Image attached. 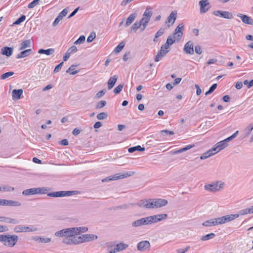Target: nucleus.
Instances as JSON below:
<instances>
[{
  "instance_id": "f257e3e1",
  "label": "nucleus",
  "mask_w": 253,
  "mask_h": 253,
  "mask_svg": "<svg viewBox=\"0 0 253 253\" xmlns=\"http://www.w3.org/2000/svg\"><path fill=\"white\" fill-rule=\"evenodd\" d=\"M168 201L163 199L150 198L139 201L136 205L147 209H158L165 206Z\"/></svg>"
},
{
  "instance_id": "f03ea898",
  "label": "nucleus",
  "mask_w": 253,
  "mask_h": 253,
  "mask_svg": "<svg viewBox=\"0 0 253 253\" xmlns=\"http://www.w3.org/2000/svg\"><path fill=\"white\" fill-rule=\"evenodd\" d=\"M18 240V237L16 235H1V242H2L5 246L13 247L17 243Z\"/></svg>"
},
{
  "instance_id": "7ed1b4c3",
  "label": "nucleus",
  "mask_w": 253,
  "mask_h": 253,
  "mask_svg": "<svg viewBox=\"0 0 253 253\" xmlns=\"http://www.w3.org/2000/svg\"><path fill=\"white\" fill-rule=\"evenodd\" d=\"M135 174L134 171H127L123 174L116 173L114 175L109 176L102 180L103 182H108L112 180H116L120 179H123L132 176Z\"/></svg>"
},
{
  "instance_id": "20e7f679",
  "label": "nucleus",
  "mask_w": 253,
  "mask_h": 253,
  "mask_svg": "<svg viewBox=\"0 0 253 253\" xmlns=\"http://www.w3.org/2000/svg\"><path fill=\"white\" fill-rule=\"evenodd\" d=\"M47 189L45 187H38L28 189L22 192V194L25 196L32 195L34 194H46Z\"/></svg>"
},
{
  "instance_id": "39448f33",
  "label": "nucleus",
  "mask_w": 253,
  "mask_h": 253,
  "mask_svg": "<svg viewBox=\"0 0 253 253\" xmlns=\"http://www.w3.org/2000/svg\"><path fill=\"white\" fill-rule=\"evenodd\" d=\"M77 236L76 233H70L67 238L63 239L62 242L68 245L80 244L81 242H80L79 236Z\"/></svg>"
},
{
  "instance_id": "423d86ee",
  "label": "nucleus",
  "mask_w": 253,
  "mask_h": 253,
  "mask_svg": "<svg viewBox=\"0 0 253 253\" xmlns=\"http://www.w3.org/2000/svg\"><path fill=\"white\" fill-rule=\"evenodd\" d=\"M239 217V214H228L225 216H223L220 217H217V223L218 225L224 224L225 223L231 221Z\"/></svg>"
},
{
  "instance_id": "0eeeda50",
  "label": "nucleus",
  "mask_w": 253,
  "mask_h": 253,
  "mask_svg": "<svg viewBox=\"0 0 253 253\" xmlns=\"http://www.w3.org/2000/svg\"><path fill=\"white\" fill-rule=\"evenodd\" d=\"M224 185L223 182H220L219 184L218 182H217L216 183L205 185L204 187L205 190L207 191L215 192L222 189Z\"/></svg>"
},
{
  "instance_id": "6e6552de",
  "label": "nucleus",
  "mask_w": 253,
  "mask_h": 253,
  "mask_svg": "<svg viewBox=\"0 0 253 253\" xmlns=\"http://www.w3.org/2000/svg\"><path fill=\"white\" fill-rule=\"evenodd\" d=\"M76 191H56L53 192L51 193H49L47 194V196L49 197H63L66 196H70L73 194H75Z\"/></svg>"
},
{
  "instance_id": "1a4fd4ad",
  "label": "nucleus",
  "mask_w": 253,
  "mask_h": 253,
  "mask_svg": "<svg viewBox=\"0 0 253 253\" xmlns=\"http://www.w3.org/2000/svg\"><path fill=\"white\" fill-rule=\"evenodd\" d=\"M37 230L36 227L25 226L22 225H17L14 228V231L16 233L34 232Z\"/></svg>"
},
{
  "instance_id": "9d476101",
  "label": "nucleus",
  "mask_w": 253,
  "mask_h": 253,
  "mask_svg": "<svg viewBox=\"0 0 253 253\" xmlns=\"http://www.w3.org/2000/svg\"><path fill=\"white\" fill-rule=\"evenodd\" d=\"M153 15L151 8L147 7L143 14V17L140 21L141 23L148 25L150 19Z\"/></svg>"
},
{
  "instance_id": "9b49d317",
  "label": "nucleus",
  "mask_w": 253,
  "mask_h": 253,
  "mask_svg": "<svg viewBox=\"0 0 253 253\" xmlns=\"http://www.w3.org/2000/svg\"><path fill=\"white\" fill-rule=\"evenodd\" d=\"M168 216L167 214H159L149 216L151 224H155L166 219Z\"/></svg>"
},
{
  "instance_id": "f8f14e48",
  "label": "nucleus",
  "mask_w": 253,
  "mask_h": 253,
  "mask_svg": "<svg viewBox=\"0 0 253 253\" xmlns=\"http://www.w3.org/2000/svg\"><path fill=\"white\" fill-rule=\"evenodd\" d=\"M150 243L148 241H142L138 243L137 249L139 251L145 252L150 250Z\"/></svg>"
},
{
  "instance_id": "ddd939ff",
  "label": "nucleus",
  "mask_w": 253,
  "mask_h": 253,
  "mask_svg": "<svg viewBox=\"0 0 253 253\" xmlns=\"http://www.w3.org/2000/svg\"><path fill=\"white\" fill-rule=\"evenodd\" d=\"M184 29V24L183 23L179 24L175 28L174 31V36L176 38V41L179 42L183 36L182 31Z\"/></svg>"
},
{
  "instance_id": "4468645a",
  "label": "nucleus",
  "mask_w": 253,
  "mask_h": 253,
  "mask_svg": "<svg viewBox=\"0 0 253 253\" xmlns=\"http://www.w3.org/2000/svg\"><path fill=\"white\" fill-rule=\"evenodd\" d=\"M81 244L84 242H87L95 240L97 239V236L93 234H83L79 236Z\"/></svg>"
},
{
  "instance_id": "2eb2a0df",
  "label": "nucleus",
  "mask_w": 253,
  "mask_h": 253,
  "mask_svg": "<svg viewBox=\"0 0 253 253\" xmlns=\"http://www.w3.org/2000/svg\"><path fill=\"white\" fill-rule=\"evenodd\" d=\"M70 233H73L71 228H67L56 232L54 235L56 237L66 238Z\"/></svg>"
},
{
  "instance_id": "dca6fc26",
  "label": "nucleus",
  "mask_w": 253,
  "mask_h": 253,
  "mask_svg": "<svg viewBox=\"0 0 253 253\" xmlns=\"http://www.w3.org/2000/svg\"><path fill=\"white\" fill-rule=\"evenodd\" d=\"M183 50L187 54L193 55L194 53V45L192 41L187 42L184 46Z\"/></svg>"
},
{
  "instance_id": "f3484780",
  "label": "nucleus",
  "mask_w": 253,
  "mask_h": 253,
  "mask_svg": "<svg viewBox=\"0 0 253 253\" xmlns=\"http://www.w3.org/2000/svg\"><path fill=\"white\" fill-rule=\"evenodd\" d=\"M213 14L216 16H219L226 19H230L233 18L232 14L230 12L226 11H214Z\"/></svg>"
},
{
  "instance_id": "a211bd4d",
  "label": "nucleus",
  "mask_w": 253,
  "mask_h": 253,
  "mask_svg": "<svg viewBox=\"0 0 253 253\" xmlns=\"http://www.w3.org/2000/svg\"><path fill=\"white\" fill-rule=\"evenodd\" d=\"M169 51L168 49L166 47H164V46H162L160 51L157 53V55L155 58V61H159L163 57H164L167 53Z\"/></svg>"
},
{
  "instance_id": "6ab92c4d",
  "label": "nucleus",
  "mask_w": 253,
  "mask_h": 253,
  "mask_svg": "<svg viewBox=\"0 0 253 253\" xmlns=\"http://www.w3.org/2000/svg\"><path fill=\"white\" fill-rule=\"evenodd\" d=\"M228 144L225 143L223 140H222L217 143L212 148V150H213L216 154L220 150L226 148Z\"/></svg>"
},
{
  "instance_id": "aec40b11",
  "label": "nucleus",
  "mask_w": 253,
  "mask_h": 253,
  "mask_svg": "<svg viewBox=\"0 0 253 253\" xmlns=\"http://www.w3.org/2000/svg\"><path fill=\"white\" fill-rule=\"evenodd\" d=\"M237 16L241 19L244 23L249 25H253V19L250 16L241 13L238 14Z\"/></svg>"
},
{
  "instance_id": "412c9836",
  "label": "nucleus",
  "mask_w": 253,
  "mask_h": 253,
  "mask_svg": "<svg viewBox=\"0 0 253 253\" xmlns=\"http://www.w3.org/2000/svg\"><path fill=\"white\" fill-rule=\"evenodd\" d=\"M127 247H128V245L123 243H121L118 244L116 245V247L112 251H111L109 252H110V253H115L123 251V250L126 249V248H127Z\"/></svg>"
},
{
  "instance_id": "4be33fe9",
  "label": "nucleus",
  "mask_w": 253,
  "mask_h": 253,
  "mask_svg": "<svg viewBox=\"0 0 253 253\" xmlns=\"http://www.w3.org/2000/svg\"><path fill=\"white\" fill-rule=\"evenodd\" d=\"M71 229L72 233H76L77 235L82 233H85L88 230L87 227L85 226L71 227Z\"/></svg>"
},
{
  "instance_id": "5701e85b",
  "label": "nucleus",
  "mask_w": 253,
  "mask_h": 253,
  "mask_svg": "<svg viewBox=\"0 0 253 253\" xmlns=\"http://www.w3.org/2000/svg\"><path fill=\"white\" fill-rule=\"evenodd\" d=\"M23 91L22 89H13L12 91V97L13 100H17L20 99Z\"/></svg>"
},
{
  "instance_id": "b1692460",
  "label": "nucleus",
  "mask_w": 253,
  "mask_h": 253,
  "mask_svg": "<svg viewBox=\"0 0 253 253\" xmlns=\"http://www.w3.org/2000/svg\"><path fill=\"white\" fill-rule=\"evenodd\" d=\"M2 222H5L8 224H17L19 223V221L15 218L3 216Z\"/></svg>"
},
{
  "instance_id": "393cba45",
  "label": "nucleus",
  "mask_w": 253,
  "mask_h": 253,
  "mask_svg": "<svg viewBox=\"0 0 253 253\" xmlns=\"http://www.w3.org/2000/svg\"><path fill=\"white\" fill-rule=\"evenodd\" d=\"M13 48L8 46H5L1 48V53L2 55H6L7 57L10 56L13 53Z\"/></svg>"
},
{
  "instance_id": "a878e982",
  "label": "nucleus",
  "mask_w": 253,
  "mask_h": 253,
  "mask_svg": "<svg viewBox=\"0 0 253 253\" xmlns=\"http://www.w3.org/2000/svg\"><path fill=\"white\" fill-rule=\"evenodd\" d=\"M202 225L206 227L218 225L217 218L207 220L202 223Z\"/></svg>"
},
{
  "instance_id": "bb28decb",
  "label": "nucleus",
  "mask_w": 253,
  "mask_h": 253,
  "mask_svg": "<svg viewBox=\"0 0 253 253\" xmlns=\"http://www.w3.org/2000/svg\"><path fill=\"white\" fill-rule=\"evenodd\" d=\"M118 78V76L114 75L113 77L110 78L108 81V89H111L116 84L117 79Z\"/></svg>"
},
{
  "instance_id": "cd10ccee",
  "label": "nucleus",
  "mask_w": 253,
  "mask_h": 253,
  "mask_svg": "<svg viewBox=\"0 0 253 253\" xmlns=\"http://www.w3.org/2000/svg\"><path fill=\"white\" fill-rule=\"evenodd\" d=\"M176 41V38L175 36H174L173 38L169 36L167 39L166 43L162 45L164 46V47H166L167 49H169L170 45H172Z\"/></svg>"
},
{
  "instance_id": "c85d7f7f",
  "label": "nucleus",
  "mask_w": 253,
  "mask_h": 253,
  "mask_svg": "<svg viewBox=\"0 0 253 253\" xmlns=\"http://www.w3.org/2000/svg\"><path fill=\"white\" fill-rule=\"evenodd\" d=\"M208 1V0H201L199 1L201 13H205L208 10V8H205V6L209 4Z\"/></svg>"
},
{
  "instance_id": "c756f323",
  "label": "nucleus",
  "mask_w": 253,
  "mask_h": 253,
  "mask_svg": "<svg viewBox=\"0 0 253 253\" xmlns=\"http://www.w3.org/2000/svg\"><path fill=\"white\" fill-rule=\"evenodd\" d=\"M31 49H28L22 51L17 55L16 58L20 59L27 57L31 54Z\"/></svg>"
},
{
  "instance_id": "7c9ffc66",
  "label": "nucleus",
  "mask_w": 253,
  "mask_h": 253,
  "mask_svg": "<svg viewBox=\"0 0 253 253\" xmlns=\"http://www.w3.org/2000/svg\"><path fill=\"white\" fill-rule=\"evenodd\" d=\"M21 205V203L18 201H13L6 200L5 206L10 207H20Z\"/></svg>"
},
{
  "instance_id": "2f4dec72",
  "label": "nucleus",
  "mask_w": 253,
  "mask_h": 253,
  "mask_svg": "<svg viewBox=\"0 0 253 253\" xmlns=\"http://www.w3.org/2000/svg\"><path fill=\"white\" fill-rule=\"evenodd\" d=\"M215 154V152L213 150H212V148L210 149L208 151L203 153L200 157V159L201 160H204L208 158L209 157Z\"/></svg>"
},
{
  "instance_id": "473e14b6",
  "label": "nucleus",
  "mask_w": 253,
  "mask_h": 253,
  "mask_svg": "<svg viewBox=\"0 0 253 253\" xmlns=\"http://www.w3.org/2000/svg\"><path fill=\"white\" fill-rule=\"evenodd\" d=\"M136 14L135 13H131L129 16L127 18L126 22L125 24L126 27L130 25L136 18Z\"/></svg>"
},
{
  "instance_id": "72a5a7b5",
  "label": "nucleus",
  "mask_w": 253,
  "mask_h": 253,
  "mask_svg": "<svg viewBox=\"0 0 253 253\" xmlns=\"http://www.w3.org/2000/svg\"><path fill=\"white\" fill-rule=\"evenodd\" d=\"M31 41L30 40H27L23 41L20 45L19 50L24 49L31 46Z\"/></svg>"
},
{
  "instance_id": "f704fd0d",
  "label": "nucleus",
  "mask_w": 253,
  "mask_h": 253,
  "mask_svg": "<svg viewBox=\"0 0 253 253\" xmlns=\"http://www.w3.org/2000/svg\"><path fill=\"white\" fill-rule=\"evenodd\" d=\"M55 50L54 48H49L47 49H40L38 51L40 54H45L47 55H51L54 53Z\"/></svg>"
},
{
  "instance_id": "c9c22d12",
  "label": "nucleus",
  "mask_w": 253,
  "mask_h": 253,
  "mask_svg": "<svg viewBox=\"0 0 253 253\" xmlns=\"http://www.w3.org/2000/svg\"><path fill=\"white\" fill-rule=\"evenodd\" d=\"M176 18V12L172 11L167 19L166 23H170L172 21V24L174 23Z\"/></svg>"
},
{
  "instance_id": "e433bc0d",
  "label": "nucleus",
  "mask_w": 253,
  "mask_h": 253,
  "mask_svg": "<svg viewBox=\"0 0 253 253\" xmlns=\"http://www.w3.org/2000/svg\"><path fill=\"white\" fill-rule=\"evenodd\" d=\"M253 211L252 210V207H251L249 208H247L245 209H243L239 211V213L238 214H239V216L241 215H244L247 214L248 213H253Z\"/></svg>"
},
{
  "instance_id": "4c0bfd02",
  "label": "nucleus",
  "mask_w": 253,
  "mask_h": 253,
  "mask_svg": "<svg viewBox=\"0 0 253 253\" xmlns=\"http://www.w3.org/2000/svg\"><path fill=\"white\" fill-rule=\"evenodd\" d=\"M144 150H145V148L142 147L140 145H138V146H134V147H132L129 148L128 149V151L129 153H133L136 151H143Z\"/></svg>"
},
{
  "instance_id": "58836bf2",
  "label": "nucleus",
  "mask_w": 253,
  "mask_h": 253,
  "mask_svg": "<svg viewBox=\"0 0 253 253\" xmlns=\"http://www.w3.org/2000/svg\"><path fill=\"white\" fill-rule=\"evenodd\" d=\"M76 65H71L68 69L67 70L66 73H70V75H75L79 72L78 70H75L76 67Z\"/></svg>"
},
{
  "instance_id": "ea45409f",
  "label": "nucleus",
  "mask_w": 253,
  "mask_h": 253,
  "mask_svg": "<svg viewBox=\"0 0 253 253\" xmlns=\"http://www.w3.org/2000/svg\"><path fill=\"white\" fill-rule=\"evenodd\" d=\"M253 129V124H250L248 126L246 127V128L244 129L245 132V136L244 137L247 136L249 135L252 131Z\"/></svg>"
},
{
  "instance_id": "a19ab883",
  "label": "nucleus",
  "mask_w": 253,
  "mask_h": 253,
  "mask_svg": "<svg viewBox=\"0 0 253 253\" xmlns=\"http://www.w3.org/2000/svg\"><path fill=\"white\" fill-rule=\"evenodd\" d=\"M141 27L140 21H136L131 27L130 31L136 32L137 30Z\"/></svg>"
},
{
  "instance_id": "79ce46f5",
  "label": "nucleus",
  "mask_w": 253,
  "mask_h": 253,
  "mask_svg": "<svg viewBox=\"0 0 253 253\" xmlns=\"http://www.w3.org/2000/svg\"><path fill=\"white\" fill-rule=\"evenodd\" d=\"M215 235L214 233H211L210 234H207L205 236H203L201 237V240L202 241H207L210 239H212L215 237Z\"/></svg>"
},
{
  "instance_id": "37998d69",
  "label": "nucleus",
  "mask_w": 253,
  "mask_h": 253,
  "mask_svg": "<svg viewBox=\"0 0 253 253\" xmlns=\"http://www.w3.org/2000/svg\"><path fill=\"white\" fill-rule=\"evenodd\" d=\"M125 43L124 42H121L114 49V52L116 53L120 52L124 47Z\"/></svg>"
},
{
  "instance_id": "c03bdc74",
  "label": "nucleus",
  "mask_w": 253,
  "mask_h": 253,
  "mask_svg": "<svg viewBox=\"0 0 253 253\" xmlns=\"http://www.w3.org/2000/svg\"><path fill=\"white\" fill-rule=\"evenodd\" d=\"M141 221H142V226L151 225L149 216L141 218Z\"/></svg>"
},
{
  "instance_id": "a18cd8bd",
  "label": "nucleus",
  "mask_w": 253,
  "mask_h": 253,
  "mask_svg": "<svg viewBox=\"0 0 253 253\" xmlns=\"http://www.w3.org/2000/svg\"><path fill=\"white\" fill-rule=\"evenodd\" d=\"M142 221H141V219L140 218L139 219H137L135 221H133L131 223V225L133 227H137L142 226Z\"/></svg>"
},
{
  "instance_id": "49530a36",
  "label": "nucleus",
  "mask_w": 253,
  "mask_h": 253,
  "mask_svg": "<svg viewBox=\"0 0 253 253\" xmlns=\"http://www.w3.org/2000/svg\"><path fill=\"white\" fill-rule=\"evenodd\" d=\"M217 84H213L209 88V90L207 91L206 93H205V95H208L209 94H211V93H212L214 90L216 89V88L217 87Z\"/></svg>"
},
{
  "instance_id": "de8ad7c7",
  "label": "nucleus",
  "mask_w": 253,
  "mask_h": 253,
  "mask_svg": "<svg viewBox=\"0 0 253 253\" xmlns=\"http://www.w3.org/2000/svg\"><path fill=\"white\" fill-rule=\"evenodd\" d=\"M14 74V73L13 72H8L5 73L1 75L0 79L1 80H5L6 78L9 77L10 76L13 75Z\"/></svg>"
},
{
  "instance_id": "09e8293b",
  "label": "nucleus",
  "mask_w": 253,
  "mask_h": 253,
  "mask_svg": "<svg viewBox=\"0 0 253 253\" xmlns=\"http://www.w3.org/2000/svg\"><path fill=\"white\" fill-rule=\"evenodd\" d=\"M160 133L164 136H165L167 135H171L174 134L173 131H170L167 129L162 130H161Z\"/></svg>"
},
{
  "instance_id": "8fccbe9b",
  "label": "nucleus",
  "mask_w": 253,
  "mask_h": 253,
  "mask_svg": "<svg viewBox=\"0 0 253 253\" xmlns=\"http://www.w3.org/2000/svg\"><path fill=\"white\" fill-rule=\"evenodd\" d=\"M68 10L67 8L64 9L61 12L59 13L57 17L60 18L61 20L67 14Z\"/></svg>"
},
{
  "instance_id": "3c124183",
  "label": "nucleus",
  "mask_w": 253,
  "mask_h": 253,
  "mask_svg": "<svg viewBox=\"0 0 253 253\" xmlns=\"http://www.w3.org/2000/svg\"><path fill=\"white\" fill-rule=\"evenodd\" d=\"M26 19V16L22 15L19 18H18L14 23V25H19L21 23L23 22Z\"/></svg>"
},
{
  "instance_id": "603ef678",
  "label": "nucleus",
  "mask_w": 253,
  "mask_h": 253,
  "mask_svg": "<svg viewBox=\"0 0 253 253\" xmlns=\"http://www.w3.org/2000/svg\"><path fill=\"white\" fill-rule=\"evenodd\" d=\"M108 116V114L106 112H102L97 115V118L98 120H103L106 119Z\"/></svg>"
},
{
  "instance_id": "864d4df0",
  "label": "nucleus",
  "mask_w": 253,
  "mask_h": 253,
  "mask_svg": "<svg viewBox=\"0 0 253 253\" xmlns=\"http://www.w3.org/2000/svg\"><path fill=\"white\" fill-rule=\"evenodd\" d=\"M40 0H34L28 5L29 8H33L39 3Z\"/></svg>"
},
{
  "instance_id": "5fc2aeb1",
  "label": "nucleus",
  "mask_w": 253,
  "mask_h": 253,
  "mask_svg": "<svg viewBox=\"0 0 253 253\" xmlns=\"http://www.w3.org/2000/svg\"><path fill=\"white\" fill-rule=\"evenodd\" d=\"M2 190L4 192H10L14 190V188L9 185H5L1 188Z\"/></svg>"
},
{
  "instance_id": "6e6d98bb",
  "label": "nucleus",
  "mask_w": 253,
  "mask_h": 253,
  "mask_svg": "<svg viewBox=\"0 0 253 253\" xmlns=\"http://www.w3.org/2000/svg\"><path fill=\"white\" fill-rule=\"evenodd\" d=\"M85 38L84 36H81L79 38L74 42L75 44L83 43L85 41Z\"/></svg>"
},
{
  "instance_id": "4d7b16f0",
  "label": "nucleus",
  "mask_w": 253,
  "mask_h": 253,
  "mask_svg": "<svg viewBox=\"0 0 253 253\" xmlns=\"http://www.w3.org/2000/svg\"><path fill=\"white\" fill-rule=\"evenodd\" d=\"M123 88V85L119 84L114 88L113 90L114 93L116 94L119 93L122 90Z\"/></svg>"
},
{
  "instance_id": "13d9d810",
  "label": "nucleus",
  "mask_w": 253,
  "mask_h": 253,
  "mask_svg": "<svg viewBox=\"0 0 253 253\" xmlns=\"http://www.w3.org/2000/svg\"><path fill=\"white\" fill-rule=\"evenodd\" d=\"M106 105V102L104 100H101L97 102L96 108V109L102 108Z\"/></svg>"
},
{
  "instance_id": "bf43d9fd",
  "label": "nucleus",
  "mask_w": 253,
  "mask_h": 253,
  "mask_svg": "<svg viewBox=\"0 0 253 253\" xmlns=\"http://www.w3.org/2000/svg\"><path fill=\"white\" fill-rule=\"evenodd\" d=\"M96 37V34L95 32H92L87 39V42H91Z\"/></svg>"
},
{
  "instance_id": "052dcab7",
  "label": "nucleus",
  "mask_w": 253,
  "mask_h": 253,
  "mask_svg": "<svg viewBox=\"0 0 253 253\" xmlns=\"http://www.w3.org/2000/svg\"><path fill=\"white\" fill-rule=\"evenodd\" d=\"M106 90L105 89H102L100 91L98 92L95 95V98H100L102 96H103L105 93Z\"/></svg>"
},
{
  "instance_id": "680f3d73",
  "label": "nucleus",
  "mask_w": 253,
  "mask_h": 253,
  "mask_svg": "<svg viewBox=\"0 0 253 253\" xmlns=\"http://www.w3.org/2000/svg\"><path fill=\"white\" fill-rule=\"evenodd\" d=\"M50 242H51V238H44L41 237V238H40L39 242L40 243H49Z\"/></svg>"
},
{
  "instance_id": "e2e57ef3",
  "label": "nucleus",
  "mask_w": 253,
  "mask_h": 253,
  "mask_svg": "<svg viewBox=\"0 0 253 253\" xmlns=\"http://www.w3.org/2000/svg\"><path fill=\"white\" fill-rule=\"evenodd\" d=\"M67 51L71 54L76 52L78 51V49L75 45H73Z\"/></svg>"
},
{
  "instance_id": "0e129e2a",
  "label": "nucleus",
  "mask_w": 253,
  "mask_h": 253,
  "mask_svg": "<svg viewBox=\"0 0 253 253\" xmlns=\"http://www.w3.org/2000/svg\"><path fill=\"white\" fill-rule=\"evenodd\" d=\"M195 52L198 54H201L202 53V50L201 46L199 45H197L195 47Z\"/></svg>"
},
{
  "instance_id": "69168bd1",
  "label": "nucleus",
  "mask_w": 253,
  "mask_h": 253,
  "mask_svg": "<svg viewBox=\"0 0 253 253\" xmlns=\"http://www.w3.org/2000/svg\"><path fill=\"white\" fill-rule=\"evenodd\" d=\"M165 32V29L163 28H161L156 33L155 36L156 38H158V37L161 36Z\"/></svg>"
},
{
  "instance_id": "338daca9",
  "label": "nucleus",
  "mask_w": 253,
  "mask_h": 253,
  "mask_svg": "<svg viewBox=\"0 0 253 253\" xmlns=\"http://www.w3.org/2000/svg\"><path fill=\"white\" fill-rule=\"evenodd\" d=\"M63 65V62H61L60 64H59L58 65H57L54 70V73H57V72H59V71L61 70L62 66Z\"/></svg>"
},
{
  "instance_id": "774afa93",
  "label": "nucleus",
  "mask_w": 253,
  "mask_h": 253,
  "mask_svg": "<svg viewBox=\"0 0 253 253\" xmlns=\"http://www.w3.org/2000/svg\"><path fill=\"white\" fill-rule=\"evenodd\" d=\"M190 249L189 246H187L185 249H179L176 250L177 253H185Z\"/></svg>"
}]
</instances>
